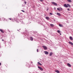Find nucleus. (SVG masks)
<instances>
[{"instance_id": "nucleus-11", "label": "nucleus", "mask_w": 73, "mask_h": 73, "mask_svg": "<svg viewBox=\"0 0 73 73\" xmlns=\"http://www.w3.org/2000/svg\"><path fill=\"white\" fill-rule=\"evenodd\" d=\"M55 72H56V73H60V71H58V70H56L55 71Z\"/></svg>"}, {"instance_id": "nucleus-29", "label": "nucleus", "mask_w": 73, "mask_h": 73, "mask_svg": "<svg viewBox=\"0 0 73 73\" xmlns=\"http://www.w3.org/2000/svg\"><path fill=\"white\" fill-rule=\"evenodd\" d=\"M24 3L25 4H27V2L25 1V2H24Z\"/></svg>"}, {"instance_id": "nucleus-36", "label": "nucleus", "mask_w": 73, "mask_h": 73, "mask_svg": "<svg viewBox=\"0 0 73 73\" xmlns=\"http://www.w3.org/2000/svg\"><path fill=\"white\" fill-rule=\"evenodd\" d=\"M54 21H56V20H55V19H54Z\"/></svg>"}, {"instance_id": "nucleus-19", "label": "nucleus", "mask_w": 73, "mask_h": 73, "mask_svg": "<svg viewBox=\"0 0 73 73\" xmlns=\"http://www.w3.org/2000/svg\"><path fill=\"white\" fill-rule=\"evenodd\" d=\"M67 1L70 3L72 2V1H71V0H67Z\"/></svg>"}, {"instance_id": "nucleus-28", "label": "nucleus", "mask_w": 73, "mask_h": 73, "mask_svg": "<svg viewBox=\"0 0 73 73\" xmlns=\"http://www.w3.org/2000/svg\"><path fill=\"white\" fill-rule=\"evenodd\" d=\"M37 52H38V49L36 50Z\"/></svg>"}, {"instance_id": "nucleus-4", "label": "nucleus", "mask_w": 73, "mask_h": 73, "mask_svg": "<svg viewBox=\"0 0 73 73\" xmlns=\"http://www.w3.org/2000/svg\"><path fill=\"white\" fill-rule=\"evenodd\" d=\"M63 7H65L66 8H68V5H67L66 4H65L64 5Z\"/></svg>"}, {"instance_id": "nucleus-42", "label": "nucleus", "mask_w": 73, "mask_h": 73, "mask_svg": "<svg viewBox=\"0 0 73 73\" xmlns=\"http://www.w3.org/2000/svg\"><path fill=\"white\" fill-rule=\"evenodd\" d=\"M19 30H20V29H19Z\"/></svg>"}, {"instance_id": "nucleus-22", "label": "nucleus", "mask_w": 73, "mask_h": 73, "mask_svg": "<svg viewBox=\"0 0 73 73\" xmlns=\"http://www.w3.org/2000/svg\"><path fill=\"white\" fill-rule=\"evenodd\" d=\"M57 32H58V33H60V31L59 30H58L57 31Z\"/></svg>"}, {"instance_id": "nucleus-34", "label": "nucleus", "mask_w": 73, "mask_h": 73, "mask_svg": "<svg viewBox=\"0 0 73 73\" xmlns=\"http://www.w3.org/2000/svg\"><path fill=\"white\" fill-rule=\"evenodd\" d=\"M2 41H4V40L3 39H2Z\"/></svg>"}, {"instance_id": "nucleus-21", "label": "nucleus", "mask_w": 73, "mask_h": 73, "mask_svg": "<svg viewBox=\"0 0 73 73\" xmlns=\"http://www.w3.org/2000/svg\"><path fill=\"white\" fill-rule=\"evenodd\" d=\"M16 21V23H19L20 21L19 20H17Z\"/></svg>"}, {"instance_id": "nucleus-33", "label": "nucleus", "mask_w": 73, "mask_h": 73, "mask_svg": "<svg viewBox=\"0 0 73 73\" xmlns=\"http://www.w3.org/2000/svg\"><path fill=\"white\" fill-rule=\"evenodd\" d=\"M40 1H41V2L43 1L42 0H40Z\"/></svg>"}, {"instance_id": "nucleus-9", "label": "nucleus", "mask_w": 73, "mask_h": 73, "mask_svg": "<svg viewBox=\"0 0 73 73\" xmlns=\"http://www.w3.org/2000/svg\"><path fill=\"white\" fill-rule=\"evenodd\" d=\"M30 38L31 41H33V38L32 37V36H30Z\"/></svg>"}, {"instance_id": "nucleus-15", "label": "nucleus", "mask_w": 73, "mask_h": 73, "mask_svg": "<svg viewBox=\"0 0 73 73\" xmlns=\"http://www.w3.org/2000/svg\"><path fill=\"white\" fill-rule=\"evenodd\" d=\"M50 25L52 27H54V25H53V24H50Z\"/></svg>"}, {"instance_id": "nucleus-6", "label": "nucleus", "mask_w": 73, "mask_h": 73, "mask_svg": "<svg viewBox=\"0 0 73 73\" xmlns=\"http://www.w3.org/2000/svg\"><path fill=\"white\" fill-rule=\"evenodd\" d=\"M44 53L45 54L47 55L49 54V52L48 51H45Z\"/></svg>"}, {"instance_id": "nucleus-13", "label": "nucleus", "mask_w": 73, "mask_h": 73, "mask_svg": "<svg viewBox=\"0 0 73 73\" xmlns=\"http://www.w3.org/2000/svg\"><path fill=\"white\" fill-rule=\"evenodd\" d=\"M69 38L71 40H73V38H72V37L70 36V37Z\"/></svg>"}, {"instance_id": "nucleus-8", "label": "nucleus", "mask_w": 73, "mask_h": 73, "mask_svg": "<svg viewBox=\"0 0 73 73\" xmlns=\"http://www.w3.org/2000/svg\"><path fill=\"white\" fill-rule=\"evenodd\" d=\"M68 43L70 44H71L73 46V43L71 42H69Z\"/></svg>"}, {"instance_id": "nucleus-20", "label": "nucleus", "mask_w": 73, "mask_h": 73, "mask_svg": "<svg viewBox=\"0 0 73 73\" xmlns=\"http://www.w3.org/2000/svg\"><path fill=\"white\" fill-rule=\"evenodd\" d=\"M59 26L60 27H63V26H62V25L61 24H59Z\"/></svg>"}, {"instance_id": "nucleus-39", "label": "nucleus", "mask_w": 73, "mask_h": 73, "mask_svg": "<svg viewBox=\"0 0 73 73\" xmlns=\"http://www.w3.org/2000/svg\"><path fill=\"white\" fill-rule=\"evenodd\" d=\"M60 35H61V33H59Z\"/></svg>"}, {"instance_id": "nucleus-7", "label": "nucleus", "mask_w": 73, "mask_h": 73, "mask_svg": "<svg viewBox=\"0 0 73 73\" xmlns=\"http://www.w3.org/2000/svg\"><path fill=\"white\" fill-rule=\"evenodd\" d=\"M0 31L2 33H4V31L3 30H2V29H0Z\"/></svg>"}, {"instance_id": "nucleus-25", "label": "nucleus", "mask_w": 73, "mask_h": 73, "mask_svg": "<svg viewBox=\"0 0 73 73\" xmlns=\"http://www.w3.org/2000/svg\"><path fill=\"white\" fill-rule=\"evenodd\" d=\"M49 14H50V15H52V13H50Z\"/></svg>"}, {"instance_id": "nucleus-32", "label": "nucleus", "mask_w": 73, "mask_h": 73, "mask_svg": "<svg viewBox=\"0 0 73 73\" xmlns=\"http://www.w3.org/2000/svg\"><path fill=\"white\" fill-rule=\"evenodd\" d=\"M35 6H33V8H35Z\"/></svg>"}, {"instance_id": "nucleus-1", "label": "nucleus", "mask_w": 73, "mask_h": 73, "mask_svg": "<svg viewBox=\"0 0 73 73\" xmlns=\"http://www.w3.org/2000/svg\"><path fill=\"white\" fill-rule=\"evenodd\" d=\"M42 47L43 48L44 50H47V49H48V48H47V47L46 46H43Z\"/></svg>"}, {"instance_id": "nucleus-41", "label": "nucleus", "mask_w": 73, "mask_h": 73, "mask_svg": "<svg viewBox=\"0 0 73 73\" xmlns=\"http://www.w3.org/2000/svg\"><path fill=\"white\" fill-rule=\"evenodd\" d=\"M17 31H19V30H17Z\"/></svg>"}, {"instance_id": "nucleus-37", "label": "nucleus", "mask_w": 73, "mask_h": 73, "mask_svg": "<svg viewBox=\"0 0 73 73\" xmlns=\"http://www.w3.org/2000/svg\"><path fill=\"white\" fill-rule=\"evenodd\" d=\"M1 65V63L0 62V66Z\"/></svg>"}, {"instance_id": "nucleus-23", "label": "nucleus", "mask_w": 73, "mask_h": 73, "mask_svg": "<svg viewBox=\"0 0 73 73\" xmlns=\"http://www.w3.org/2000/svg\"><path fill=\"white\" fill-rule=\"evenodd\" d=\"M57 10H58V11H60V8H57Z\"/></svg>"}, {"instance_id": "nucleus-24", "label": "nucleus", "mask_w": 73, "mask_h": 73, "mask_svg": "<svg viewBox=\"0 0 73 73\" xmlns=\"http://www.w3.org/2000/svg\"><path fill=\"white\" fill-rule=\"evenodd\" d=\"M2 20H5V19L4 18H2Z\"/></svg>"}, {"instance_id": "nucleus-14", "label": "nucleus", "mask_w": 73, "mask_h": 73, "mask_svg": "<svg viewBox=\"0 0 73 73\" xmlns=\"http://www.w3.org/2000/svg\"><path fill=\"white\" fill-rule=\"evenodd\" d=\"M67 5L68 7H69V8H70L71 6H70V5H69V4H67Z\"/></svg>"}, {"instance_id": "nucleus-18", "label": "nucleus", "mask_w": 73, "mask_h": 73, "mask_svg": "<svg viewBox=\"0 0 73 73\" xmlns=\"http://www.w3.org/2000/svg\"><path fill=\"white\" fill-rule=\"evenodd\" d=\"M59 9L60 10V11H62V9L61 7H60L59 8Z\"/></svg>"}, {"instance_id": "nucleus-31", "label": "nucleus", "mask_w": 73, "mask_h": 73, "mask_svg": "<svg viewBox=\"0 0 73 73\" xmlns=\"http://www.w3.org/2000/svg\"><path fill=\"white\" fill-rule=\"evenodd\" d=\"M9 20H12V19H11V18H9Z\"/></svg>"}, {"instance_id": "nucleus-3", "label": "nucleus", "mask_w": 73, "mask_h": 73, "mask_svg": "<svg viewBox=\"0 0 73 73\" xmlns=\"http://www.w3.org/2000/svg\"><path fill=\"white\" fill-rule=\"evenodd\" d=\"M38 68H39V69L40 70H41V71H42V70H43V69L42 68L39 66H38Z\"/></svg>"}, {"instance_id": "nucleus-35", "label": "nucleus", "mask_w": 73, "mask_h": 73, "mask_svg": "<svg viewBox=\"0 0 73 73\" xmlns=\"http://www.w3.org/2000/svg\"><path fill=\"white\" fill-rule=\"evenodd\" d=\"M56 7H54V9H55V10H56Z\"/></svg>"}, {"instance_id": "nucleus-5", "label": "nucleus", "mask_w": 73, "mask_h": 73, "mask_svg": "<svg viewBox=\"0 0 73 73\" xmlns=\"http://www.w3.org/2000/svg\"><path fill=\"white\" fill-rule=\"evenodd\" d=\"M45 19L46 20H50V18L48 17H45Z\"/></svg>"}, {"instance_id": "nucleus-27", "label": "nucleus", "mask_w": 73, "mask_h": 73, "mask_svg": "<svg viewBox=\"0 0 73 73\" xmlns=\"http://www.w3.org/2000/svg\"><path fill=\"white\" fill-rule=\"evenodd\" d=\"M49 10V8L48 7H47V11H48Z\"/></svg>"}, {"instance_id": "nucleus-2", "label": "nucleus", "mask_w": 73, "mask_h": 73, "mask_svg": "<svg viewBox=\"0 0 73 73\" xmlns=\"http://www.w3.org/2000/svg\"><path fill=\"white\" fill-rule=\"evenodd\" d=\"M52 3L54 5H57V4L54 2H52Z\"/></svg>"}, {"instance_id": "nucleus-26", "label": "nucleus", "mask_w": 73, "mask_h": 73, "mask_svg": "<svg viewBox=\"0 0 73 73\" xmlns=\"http://www.w3.org/2000/svg\"><path fill=\"white\" fill-rule=\"evenodd\" d=\"M67 10H68V11H70V9L69 8H68V9H67Z\"/></svg>"}, {"instance_id": "nucleus-12", "label": "nucleus", "mask_w": 73, "mask_h": 73, "mask_svg": "<svg viewBox=\"0 0 73 73\" xmlns=\"http://www.w3.org/2000/svg\"><path fill=\"white\" fill-rule=\"evenodd\" d=\"M57 15L58 16H61V14H60V13H57Z\"/></svg>"}, {"instance_id": "nucleus-17", "label": "nucleus", "mask_w": 73, "mask_h": 73, "mask_svg": "<svg viewBox=\"0 0 73 73\" xmlns=\"http://www.w3.org/2000/svg\"><path fill=\"white\" fill-rule=\"evenodd\" d=\"M53 54V53L51 52L50 53V56H52V55Z\"/></svg>"}, {"instance_id": "nucleus-10", "label": "nucleus", "mask_w": 73, "mask_h": 73, "mask_svg": "<svg viewBox=\"0 0 73 73\" xmlns=\"http://www.w3.org/2000/svg\"><path fill=\"white\" fill-rule=\"evenodd\" d=\"M67 65L69 67H71V65H70L69 63H67Z\"/></svg>"}, {"instance_id": "nucleus-40", "label": "nucleus", "mask_w": 73, "mask_h": 73, "mask_svg": "<svg viewBox=\"0 0 73 73\" xmlns=\"http://www.w3.org/2000/svg\"><path fill=\"white\" fill-rule=\"evenodd\" d=\"M31 64H33V62H31Z\"/></svg>"}, {"instance_id": "nucleus-30", "label": "nucleus", "mask_w": 73, "mask_h": 73, "mask_svg": "<svg viewBox=\"0 0 73 73\" xmlns=\"http://www.w3.org/2000/svg\"><path fill=\"white\" fill-rule=\"evenodd\" d=\"M21 11H22V12H25V11H24V10H21Z\"/></svg>"}, {"instance_id": "nucleus-16", "label": "nucleus", "mask_w": 73, "mask_h": 73, "mask_svg": "<svg viewBox=\"0 0 73 73\" xmlns=\"http://www.w3.org/2000/svg\"><path fill=\"white\" fill-rule=\"evenodd\" d=\"M38 65H39L41 66L42 65V64L40 63L39 62H38Z\"/></svg>"}, {"instance_id": "nucleus-38", "label": "nucleus", "mask_w": 73, "mask_h": 73, "mask_svg": "<svg viewBox=\"0 0 73 73\" xmlns=\"http://www.w3.org/2000/svg\"><path fill=\"white\" fill-rule=\"evenodd\" d=\"M8 32H11V31H10L9 30H8Z\"/></svg>"}]
</instances>
